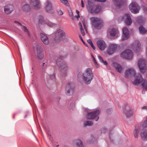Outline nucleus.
<instances>
[{
    "mask_svg": "<svg viewBox=\"0 0 147 147\" xmlns=\"http://www.w3.org/2000/svg\"><path fill=\"white\" fill-rule=\"evenodd\" d=\"M66 94L70 96L73 94L74 88L73 87V84L71 83H67L66 87Z\"/></svg>",
    "mask_w": 147,
    "mask_h": 147,
    "instance_id": "2eb2a0df",
    "label": "nucleus"
},
{
    "mask_svg": "<svg viewBox=\"0 0 147 147\" xmlns=\"http://www.w3.org/2000/svg\"><path fill=\"white\" fill-rule=\"evenodd\" d=\"M142 109H147V107L146 106L143 107Z\"/></svg>",
    "mask_w": 147,
    "mask_h": 147,
    "instance_id": "864d4df0",
    "label": "nucleus"
},
{
    "mask_svg": "<svg viewBox=\"0 0 147 147\" xmlns=\"http://www.w3.org/2000/svg\"><path fill=\"white\" fill-rule=\"evenodd\" d=\"M138 65L140 71L142 73H145L146 70L147 68L145 61L142 59L139 60Z\"/></svg>",
    "mask_w": 147,
    "mask_h": 147,
    "instance_id": "6e6552de",
    "label": "nucleus"
},
{
    "mask_svg": "<svg viewBox=\"0 0 147 147\" xmlns=\"http://www.w3.org/2000/svg\"><path fill=\"white\" fill-rule=\"evenodd\" d=\"M14 22L17 24L18 26H20L22 27V30L24 31V32L26 33V34L28 36L30 35V33L28 31V30L27 29L26 27L25 26H22V24H21L19 22L17 21H15Z\"/></svg>",
    "mask_w": 147,
    "mask_h": 147,
    "instance_id": "7c9ffc66",
    "label": "nucleus"
},
{
    "mask_svg": "<svg viewBox=\"0 0 147 147\" xmlns=\"http://www.w3.org/2000/svg\"><path fill=\"white\" fill-rule=\"evenodd\" d=\"M37 56L40 60H42L44 57L42 50L41 47L37 46L36 47Z\"/></svg>",
    "mask_w": 147,
    "mask_h": 147,
    "instance_id": "5701e85b",
    "label": "nucleus"
},
{
    "mask_svg": "<svg viewBox=\"0 0 147 147\" xmlns=\"http://www.w3.org/2000/svg\"><path fill=\"white\" fill-rule=\"evenodd\" d=\"M79 37L81 40V41H82L83 43L84 44L86 47H88V46L85 43V42L83 40L81 36L80 35H79Z\"/></svg>",
    "mask_w": 147,
    "mask_h": 147,
    "instance_id": "c03bdc74",
    "label": "nucleus"
},
{
    "mask_svg": "<svg viewBox=\"0 0 147 147\" xmlns=\"http://www.w3.org/2000/svg\"><path fill=\"white\" fill-rule=\"evenodd\" d=\"M22 8L24 12L26 13H29L31 11V8L30 6L28 4L22 5Z\"/></svg>",
    "mask_w": 147,
    "mask_h": 147,
    "instance_id": "bb28decb",
    "label": "nucleus"
},
{
    "mask_svg": "<svg viewBox=\"0 0 147 147\" xmlns=\"http://www.w3.org/2000/svg\"><path fill=\"white\" fill-rule=\"evenodd\" d=\"M103 25V24L101 20L97 18H92V26L97 29H99Z\"/></svg>",
    "mask_w": 147,
    "mask_h": 147,
    "instance_id": "f8f14e48",
    "label": "nucleus"
},
{
    "mask_svg": "<svg viewBox=\"0 0 147 147\" xmlns=\"http://www.w3.org/2000/svg\"><path fill=\"white\" fill-rule=\"evenodd\" d=\"M70 105L72 106V107H74V104L73 103H71L70 104Z\"/></svg>",
    "mask_w": 147,
    "mask_h": 147,
    "instance_id": "6e6d98bb",
    "label": "nucleus"
},
{
    "mask_svg": "<svg viewBox=\"0 0 147 147\" xmlns=\"http://www.w3.org/2000/svg\"><path fill=\"white\" fill-rule=\"evenodd\" d=\"M147 117L146 119L142 121L140 125L136 127L134 130V137L138 138V137L139 129H147Z\"/></svg>",
    "mask_w": 147,
    "mask_h": 147,
    "instance_id": "7ed1b4c3",
    "label": "nucleus"
},
{
    "mask_svg": "<svg viewBox=\"0 0 147 147\" xmlns=\"http://www.w3.org/2000/svg\"><path fill=\"white\" fill-rule=\"evenodd\" d=\"M92 61H93L94 62V64L96 66V67H98V64H97L96 61H95V59L94 58V57L92 56Z\"/></svg>",
    "mask_w": 147,
    "mask_h": 147,
    "instance_id": "37998d69",
    "label": "nucleus"
},
{
    "mask_svg": "<svg viewBox=\"0 0 147 147\" xmlns=\"http://www.w3.org/2000/svg\"><path fill=\"white\" fill-rule=\"evenodd\" d=\"M107 35L110 38H117L120 36L119 31L116 28H112L109 29Z\"/></svg>",
    "mask_w": 147,
    "mask_h": 147,
    "instance_id": "20e7f679",
    "label": "nucleus"
},
{
    "mask_svg": "<svg viewBox=\"0 0 147 147\" xmlns=\"http://www.w3.org/2000/svg\"><path fill=\"white\" fill-rule=\"evenodd\" d=\"M117 45L115 44L111 43L109 45L107 48V53L109 55L112 54L117 49Z\"/></svg>",
    "mask_w": 147,
    "mask_h": 147,
    "instance_id": "4468645a",
    "label": "nucleus"
},
{
    "mask_svg": "<svg viewBox=\"0 0 147 147\" xmlns=\"http://www.w3.org/2000/svg\"><path fill=\"white\" fill-rule=\"evenodd\" d=\"M99 48L101 50H103L107 47V45L103 40H99L96 42Z\"/></svg>",
    "mask_w": 147,
    "mask_h": 147,
    "instance_id": "393cba45",
    "label": "nucleus"
},
{
    "mask_svg": "<svg viewBox=\"0 0 147 147\" xmlns=\"http://www.w3.org/2000/svg\"><path fill=\"white\" fill-rule=\"evenodd\" d=\"M134 79L132 82L133 84L136 85L141 84L144 80L141 74L139 73H136L134 76Z\"/></svg>",
    "mask_w": 147,
    "mask_h": 147,
    "instance_id": "423d86ee",
    "label": "nucleus"
},
{
    "mask_svg": "<svg viewBox=\"0 0 147 147\" xmlns=\"http://www.w3.org/2000/svg\"><path fill=\"white\" fill-rule=\"evenodd\" d=\"M113 65L118 72L120 73L121 72L123 69V67L120 64L116 62H114L113 63Z\"/></svg>",
    "mask_w": 147,
    "mask_h": 147,
    "instance_id": "c85d7f7f",
    "label": "nucleus"
},
{
    "mask_svg": "<svg viewBox=\"0 0 147 147\" xmlns=\"http://www.w3.org/2000/svg\"><path fill=\"white\" fill-rule=\"evenodd\" d=\"M40 36L41 39L43 43L46 45L48 44L49 41L47 36L42 33L40 34Z\"/></svg>",
    "mask_w": 147,
    "mask_h": 147,
    "instance_id": "a878e982",
    "label": "nucleus"
},
{
    "mask_svg": "<svg viewBox=\"0 0 147 147\" xmlns=\"http://www.w3.org/2000/svg\"><path fill=\"white\" fill-rule=\"evenodd\" d=\"M30 3L32 7L35 9H38L41 8V5L39 0H30Z\"/></svg>",
    "mask_w": 147,
    "mask_h": 147,
    "instance_id": "f3484780",
    "label": "nucleus"
},
{
    "mask_svg": "<svg viewBox=\"0 0 147 147\" xmlns=\"http://www.w3.org/2000/svg\"><path fill=\"white\" fill-rule=\"evenodd\" d=\"M55 74L54 73H53L50 76V78L52 80L54 79L55 78Z\"/></svg>",
    "mask_w": 147,
    "mask_h": 147,
    "instance_id": "a18cd8bd",
    "label": "nucleus"
},
{
    "mask_svg": "<svg viewBox=\"0 0 147 147\" xmlns=\"http://www.w3.org/2000/svg\"><path fill=\"white\" fill-rule=\"evenodd\" d=\"M55 40L57 42L60 41L65 37V33L62 30L59 29L55 32Z\"/></svg>",
    "mask_w": 147,
    "mask_h": 147,
    "instance_id": "39448f33",
    "label": "nucleus"
},
{
    "mask_svg": "<svg viewBox=\"0 0 147 147\" xmlns=\"http://www.w3.org/2000/svg\"><path fill=\"white\" fill-rule=\"evenodd\" d=\"M92 124V122L91 121H87L84 122V126L86 127L87 126H90Z\"/></svg>",
    "mask_w": 147,
    "mask_h": 147,
    "instance_id": "ea45409f",
    "label": "nucleus"
},
{
    "mask_svg": "<svg viewBox=\"0 0 147 147\" xmlns=\"http://www.w3.org/2000/svg\"><path fill=\"white\" fill-rule=\"evenodd\" d=\"M132 47L136 53H138L141 51V45L138 40H136L132 43Z\"/></svg>",
    "mask_w": 147,
    "mask_h": 147,
    "instance_id": "ddd939ff",
    "label": "nucleus"
},
{
    "mask_svg": "<svg viewBox=\"0 0 147 147\" xmlns=\"http://www.w3.org/2000/svg\"><path fill=\"white\" fill-rule=\"evenodd\" d=\"M76 13L77 14V16H74L73 15V13L70 10V11H69V15L71 18L73 20H74L75 18H77L78 20V18L80 17L79 11L78 10H76Z\"/></svg>",
    "mask_w": 147,
    "mask_h": 147,
    "instance_id": "c756f323",
    "label": "nucleus"
},
{
    "mask_svg": "<svg viewBox=\"0 0 147 147\" xmlns=\"http://www.w3.org/2000/svg\"><path fill=\"white\" fill-rule=\"evenodd\" d=\"M125 113L127 117H130L134 114V112L132 109L127 108L125 111Z\"/></svg>",
    "mask_w": 147,
    "mask_h": 147,
    "instance_id": "cd10ccee",
    "label": "nucleus"
},
{
    "mask_svg": "<svg viewBox=\"0 0 147 147\" xmlns=\"http://www.w3.org/2000/svg\"><path fill=\"white\" fill-rule=\"evenodd\" d=\"M39 22L41 24H42L43 23H46L48 26L51 27H53L56 25L55 24L50 21L45 22L44 19L43 17L42 16H40L39 17Z\"/></svg>",
    "mask_w": 147,
    "mask_h": 147,
    "instance_id": "aec40b11",
    "label": "nucleus"
},
{
    "mask_svg": "<svg viewBox=\"0 0 147 147\" xmlns=\"http://www.w3.org/2000/svg\"><path fill=\"white\" fill-rule=\"evenodd\" d=\"M112 111V109L111 108L108 109L106 110V112L108 114H110Z\"/></svg>",
    "mask_w": 147,
    "mask_h": 147,
    "instance_id": "49530a36",
    "label": "nucleus"
},
{
    "mask_svg": "<svg viewBox=\"0 0 147 147\" xmlns=\"http://www.w3.org/2000/svg\"><path fill=\"white\" fill-rule=\"evenodd\" d=\"M47 63L46 62L45 63H44L42 67V68L43 69H45L47 67Z\"/></svg>",
    "mask_w": 147,
    "mask_h": 147,
    "instance_id": "09e8293b",
    "label": "nucleus"
},
{
    "mask_svg": "<svg viewBox=\"0 0 147 147\" xmlns=\"http://www.w3.org/2000/svg\"><path fill=\"white\" fill-rule=\"evenodd\" d=\"M58 13L59 14L61 15H62L63 14V12L61 10H59V11Z\"/></svg>",
    "mask_w": 147,
    "mask_h": 147,
    "instance_id": "603ef678",
    "label": "nucleus"
},
{
    "mask_svg": "<svg viewBox=\"0 0 147 147\" xmlns=\"http://www.w3.org/2000/svg\"><path fill=\"white\" fill-rule=\"evenodd\" d=\"M101 133H104L106 132L107 131V129L105 127H103L100 129Z\"/></svg>",
    "mask_w": 147,
    "mask_h": 147,
    "instance_id": "a19ab883",
    "label": "nucleus"
},
{
    "mask_svg": "<svg viewBox=\"0 0 147 147\" xmlns=\"http://www.w3.org/2000/svg\"><path fill=\"white\" fill-rule=\"evenodd\" d=\"M5 12L7 14L11 13L14 10L13 6L11 4H9L5 6L4 7Z\"/></svg>",
    "mask_w": 147,
    "mask_h": 147,
    "instance_id": "6ab92c4d",
    "label": "nucleus"
},
{
    "mask_svg": "<svg viewBox=\"0 0 147 147\" xmlns=\"http://www.w3.org/2000/svg\"><path fill=\"white\" fill-rule=\"evenodd\" d=\"M45 5V8L47 11L49 13H53V10L51 3L49 1H47Z\"/></svg>",
    "mask_w": 147,
    "mask_h": 147,
    "instance_id": "412c9836",
    "label": "nucleus"
},
{
    "mask_svg": "<svg viewBox=\"0 0 147 147\" xmlns=\"http://www.w3.org/2000/svg\"><path fill=\"white\" fill-rule=\"evenodd\" d=\"M130 36L129 32L128 29L126 27L123 28L122 29V35L121 39L124 40L127 39Z\"/></svg>",
    "mask_w": 147,
    "mask_h": 147,
    "instance_id": "dca6fc26",
    "label": "nucleus"
},
{
    "mask_svg": "<svg viewBox=\"0 0 147 147\" xmlns=\"http://www.w3.org/2000/svg\"><path fill=\"white\" fill-rule=\"evenodd\" d=\"M47 134L48 135V136L49 137V138H50V137L51 136V135H50V134L48 132H47Z\"/></svg>",
    "mask_w": 147,
    "mask_h": 147,
    "instance_id": "5fc2aeb1",
    "label": "nucleus"
},
{
    "mask_svg": "<svg viewBox=\"0 0 147 147\" xmlns=\"http://www.w3.org/2000/svg\"><path fill=\"white\" fill-rule=\"evenodd\" d=\"M129 8L131 12L134 14L138 13L140 9V7L135 2L131 3L129 5Z\"/></svg>",
    "mask_w": 147,
    "mask_h": 147,
    "instance_id": "1a4fd4ad",
    "label": "nucleus"
},
{
    "mask_svg": "<svg viewBox=\"0 0 147 147\" xmlns=\"http://www.w3.org/2000/svg\"><path fill=\"white\" fill-rule=\"evenodd\" d=\"M86 112H87L88 113L87 115L86 116V117L87 119H92V112H89L88 110H85Z\"/></svg>",
    "mask_w": 147,
    "mask_h": 147,
    "instance_id": "4c0bfd02",
    "label": "nucleus"
},
{
    "mask_svg": "<svg viewBox=\"0 0 147 147\" xmlns=\"http://www.w3.org/2000/svg\"><path fill=\"white\" fill-rule=\"evenodd\" d=\"M88 43L89 44V45L92 47V41L90 39H88L87 40Z\"/></svg>",
    "mask_w": 147,
    "mask_h": 147,
    "instance_id": "de8ad7c7",
    "label": "nucleus"
},
{
    "mask_svg": "<svg viewBox=\"0 0 147 147\" xmlns=\"http://www.w3.org/2000/svg\"><path fill=\"white\" fill-rule=\"evenodd\" d=\"M81 5L82 7H84V2L82 0H81Z\"/></svg>",
    "mask_w": 147,
    "mask_h": 147,
    "instance_id": "3c124183",
    "label": "nucleus"
},
{
    "mask_svg": "<svg viewBox=\"0 0 147 147\" xmlns=\"http://www.w3.org/2000/svg\"><path fill=\"white\" fill-rule=\"evenodd\" d=\"M141 138L144 140H147V129H139Z\"/></svg>",
    "mask_w": 147,
    "mask_h": 147,
    "instance_id": "b1692460",
    "label": "nucleus"
},
{
    "mask_svg": "<svg viewBox=\"0 0 147 147\" xmlns=\"http://www.w3.org/2000/svg\"><path fill=\"white\" fill-rule=\"evenodd\" d=\"M113 1L115 5L117 6H120L122 3L121 0H113Z\"/></svg>",
    "mask_w": 147,
    "mask_h": 147,
    "instance_id": "c9c22d12",
    "label": "nucleus"
},
{
    "mask_svg": "<svg viewBox=\"0 0 147 147\" xmlns=\"http://www.w3.org/2000/svg\"><path fill=\"white\" fill-rule=\"evenodd\" d=\"M136 73L134 69L132 68H129L125 71L124 75L126 78L130 79L132 77L134 76Z\"/></svg>",
    "mask_w": 147,
    "mask_h": 147,
    "instance_id": "9d476101",
    "label": "nucleus"
},
{
    "mask_svg": "<svg viewBox=\"0 0 147 147\" xmlns=\"http://www.w3.org/2000/svg\"><path fill=\"white\" fill-rule=\"evenodd\" d=\"M57 65L61 69L63 75H65L67 71V66L64 61L61 59L59 58L56 61Z\"/></svg>",
    "mask_w": 147,
    "mask_h": 147,
    "instance_id": "f03ea898",
    "label": "nucleus"
},
{
    "mask_svg": "<svg viewBox=\"0 0 147 147\" xmlns=\"http://www.w3.org/2000/svg\"><path fill=\"white\" fill-rule=\"evenodd\" d=\"M146 78L147 79V74H146Z\"/></svg>",
    "mask_w": 147,
    "mask_h": 147,
    "instance_id": "13d9d810",
    "label": "nucleus"
},
{
    "mask_svg": "<svg viewBox=\"0 0 147 147\" xmlns=\"http://www.w3.org/2000/svg\"><path fill=\"white\" fill-rule=\"evenodd\" d=\"M83 25L84 26V28L85 30L86 31H87L86 27V24H85V21L83 20Z\"/></svg>",
    "mask_w": 147,
    "mask_h": 147,
    "instance_id": "8fccbe9b",
    "label": "nucleus"
},
{
    "mask_svg": "<svg viewBox=\"0 0 147 147\" xmlns=\"http://www.w3.org/2000/svg\"><path fill=\"white\" fill-rule=\"evenodd\" d=\"M92 71L91 69L87 68L82 73L79 72L78 75V80L81 82L82 80L86 84H89L92 80Z\"/></svg>",
    "mask_w": 147,
    "mask_h": 147,
    "instance_id": "f257e3e1",
    "label": "nucleus"
},
{
    "mask_svg": "<svg viewBox=\"0 0 147 147\" xmlns=\"http://www.w3.org/2000/svg\"><path fill=\"white\" fill-rule=\"evenodd\" d=\"M87 8L88 10V18L92 21V0H88V3L86 5Z\"/></svg>",
    "mask_w": 147,
    "mask_h": 147,
    "instance_id": "a211bd4d",
    "label": "nucleus"
},
{
    "mask_svg": "<svg viewBox=\"0 0 147 147\" xmlns=\"http://www.w3.org/2000/svg\"><path fill=\"white\" fill-rule=\"evenodd\" d=\"M98 57L100 61L102 63H103L104 65H107V63L106 61H104L102 58L100 56H98Z\"/></svg>",
    "mask_w": 147,
    "mask_h": 147,
    "instance_id": "58836bf2",
    "label": "nucleus"
},
{
    "mask_svg": "<svg viewBox=\"0 0 147 147\" xmlns=\"http://www.w3.org/2000/svg\"><path fill=\"white\" fill-rule=\"evenodd\" d=\"M79 26L80 27V30L81 33L83 36H84L85 35V33L84 31V30L82 28V24L80 22H79L78 24Z\"/></svg>",
    "mask_w": 147,
    "mask_h": 147,
    "instance_id": "e433bc0d",
    "label": "nucleus"
},
{
    "mask_svg": "<svg viewBox=\"0 0 147 147\" xmlns=\"http://www.w3.org/2000/svg\"><path fill=\"white\" fill-rule=\"evenodd\" d=\"M100 111L99 109H95L92 111V120L97 121L99 118V115Z\"/></svg>",
    "mask_w": 147,
    "mask_h": 147,
    "instance_id": "4be33fe9",
    "label": "nucleus"
},
{
    "mask_svg": "<svg viewBox=\"0 0 147 147\" xmlns=\"http://www.w3.org/2000/svg\"><path fill=\"white\" fill-rule=\"evenodd\" d=\"M91 55L92 56V54H91Z\"/></svg>",
    "mask_w": 147,
    "mask_h": 147,
    "instance_id": "bf43d9fd",
    "label": "nucleus"
},
{
    "mask_svg": "<svg viewBox=\"0 0 147 147\" xmlns=\"http://www.w3.org/2000/svg\"><path fill=\"white\" fill-rule=\"evenodd\" d=\"M60 1L62 3L66 6H68L69 5V4L67 0H60Z\"/></svg>",
    "mask_w": 147,
    "mask_h": 147,
    "instance_id": "79ce46f5",
    "label": "nucleus"
},
{
    "mask_svg": "<svg viewBox=\"0 0 147 147\" xmlns=\"http://www.w3.org/2000/svg\"><path fill=\"white\" fill-rule=\"evenodd\" d=\"M141 84L142 87L145 89L147 90V79H144Z\"/></svg>",
    "mask_w": 147,
    "mask_h": 147,
    "instance_id": "f704fd0d",
    "label": "nucleus"
},
{
    "mask_svg": "<svg viewBox=\"0 0 147 147\" xmlns=\"http://www.w3.org/2000/svg\"><path fill=\"white\" fill-rule=\"evenodd\" d=\"M77 147H84L82 141L80 140H77L75 142Z\"/></svg>",
    "mask_w": 147,
    "mask_h": 147,
    "instance_id": "2f4dec72",
    "label": "nucleus"
},
{
    "mask_svg": "<svg viewBox=\"0 0 147 147\" xmlns=\"http://www.w3.org/2000/svg\"><path fill=\"white\" fill-rule=\"evenodd\" d=\"M120 56L127 59H131L133 56V53L131 51L127 49L122 52L120 54Z\"/></svg>",
    "mask_w": 147,
    "mask_h": 147,
    "instance_id": "0eeeda50",
    "label": "nucleus"
},
{
    "mask_svg": "<svg viewBox=\"0 0 147 147\" xmlns=\"http://www.w3.org/2000/svg\"><path fill=\"white\" fill-rule=\"evenodd\" d=\"M121 19L127 25H130L132 22V20L131 18L130 15L128 13L125 14L121 17Z\"/></svg>",
    "mask_w": 147,
    "mask_h": 147,
    "instance_id": "9b49d317",
    "label": "nucleus"
},
{
    "mask_svg": "<svg viewBox=\"0 0 147 147\" xmlns=\"http://www.w3.org/2000/svg\"><path fill=\"white\" fill-rule=\"evenodd\" d=\"M139 30L140 33L142 34H144L146 33L147 32V30L144 27L141 26L139 28Z\"/></svg>",
    "mask_w": 147,
    "mask_h": 147,
    "instance_id": "72a5a7b5",
    "label": "nucleus"
},
{
    "mask_svg": "<svg viewBox=\"0 0 147 147\" xmlns=\"http://www.w3.org/2000/svg\"><path fill=\"white\" fill-rule=\"evenodd\" d=\"M92 49L94 50H95L96 49L95 47L94 46H93V44H92Z\"/></svg>",
    "mask_w": 147,
    "mask_h": 147,
    "instance_id": "4d7b16f0",
    "label": "nucleus"
},
{
    "mask_svg": "<svg viewBox=\"0 0 147 147\" xmlns=\"http://www.w3.org/2000/svg\"><path fill=\"white\" fill-rule=\"evenodd\" d=\"M94 13H98L100 11V7L99 6H94L92 7Z\"/></svg>",
    "mask_w": 147,
    "mask_h": 147,
    "instance_id": "473e14b6",
    "label": "nucleus"
}]
</instances>
